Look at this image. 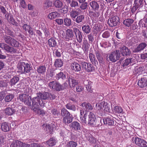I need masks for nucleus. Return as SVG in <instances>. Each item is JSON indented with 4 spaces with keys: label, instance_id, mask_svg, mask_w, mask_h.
Here are the masks:
<instances>
[{
    "label": "nucleus",
    "instance_id": "nucleus-1",
    "mask_svg": "<svg viewBox=\"0 0 147 147\" xmlns=\"http://www.w3.org/2000/svg\"><path fill=\"white\" fill-rule=\"evenodd\" d=\"M49 98L50 99H53L55 98V96L48 92H44L43 93L39 92L37 94V96L34 97L33 100L34 101H40L47 99Z\"/></svg>",
    "mask_w": 147,
    "mask_h": 147
},
{
    "label": "nucleus",
    "instance_id": "nucleus-2",
    "mask_svg": "<svg viewBox=\"0 0 147 147\" xmlns=\"http://www.w3.org/2000/svg\"><path fill=\"white\" fill-rule=\"evenodd\" d=\"M61 115L63 117V122L65 124L69 123L72 121V118L70 113L65 109L62 108Z\"/></svg>",
    "mask_w": 147,
    "mask_h": 147
},
{
    "label": "nucleus",
    "instance_id": "nucleus-3",
    "mask_svg": "<svg viewBox=\"0 0 147 147\" xmlns=\"http://www.w3.org/2000/svg\"><path fill=\"white\" fill-rule=\"evenodd\" d=\"M18 71L21 73H28L31 70V67L28 63L22 62L19 63L17 66Z\"/></svg>",
    "mask_w": 147,
    "mask_h": 147
},
{
    "label": "nucleus",
    "instance_id": "nucleus-4",
    "mask_svg": "<svg viewBox=\"0 0 147 147\" xmlns=\"http://www.w3.org/2000/svg\"><path fill=\"white\" fill-rule=\"evenodd\" d=\"M32 104L31 109L35 113L39 115H41L42 116L45 114V111L40 109L39 107V102H32Z\"/></svg>",
    "mask_w": 147,
    "mask_h": 147
},
{
    "label": "nucleus",
    "instance_id": "nucleus-5",
    "mask_svg": "<svg viewBox=\"0 0 147 147\" xmlns=\"http://www.w3.org/2000/svg\"><path fill=\"white\" fill-rule=\"evenodd\" d=\"M144 2L143 0H134V3L131 9V13H135L137 11L138 8L142 7L144 5Z\"/></svg>",
    "mask_w": 147,
    "mask_h": 147
},
{
    "label": "nucleus",
    "instance_id": "nucleus-6",
    "mask_svg": "<svg viewBox=\"0 0 147 147\" xmlns=\"http://www.w3.org/2000/svg\"><path fill=\"white\" fill-rule=\"evenodd\" d=\"M132 141L138 146L140 147H147V143L143 139L138 137H133Z\"/></svg>",
    "mask_w": 147,
    "mask_h": 147
},
{
    "label": "nucleus",
    "instance_id": "nucleus-7",
    "mask_svg": "<svg viewBox=\"0 0 147 147\" xmlns=\"http://www.w3.org/2000/svg\"><path fill=\"white\" fill-rule=\"evenodd\" d=\"M119 55V52L116 50L108 55L107 59L108 61L115 62L118 59Z\"/></svg>",
    "mask_w": 147,
    "mask_h": 147
},
{
    "label": "nucleus",
    "instance_id": "nucleus-8",
    "mask_svg": "<svg viewBox=\"0 0 147 147\" xmlns=\"http://www.w3.org/2000/svg\"><path fill=\"white\" fill-rule=\"evenodd\" d=\"M88 115V112L85 111L84 110H80V121L83 124H86L87 122L86 119Z\"/></svg>",
    "mask_w": 147,
    "mask_h": 147
},
{
    "label": "nucleus",
    "instance_id": "nucleus-9",
    "mask_svg": "<svg viewBox=\"0 0 147 147\" xmlns=\"http://www.w3.org/2000/svg\"><path fill=\"white\" fill-rule=\"evenodd\" d=\"M88 124L90 125H94L96 120L94 113L90 112L88 115Z\"/></svg>",
    "mask_w": 147,
    "mask_h": 147
},
{
    "label": "nucleus",
    "instance_id": "nucleus-10",
    "mask_svg": "<svg viewBox=\"0 0 147 147\" xmlns=\"http://www.w3.org/2000/svg\"><path fill=\"white\" fill-rule=\"evenodd\" d=\"M119 20V17L117 16H114L108 20V23L110 26L113 27L116 25Z\"/></svg>",
    "mask_w": 147,
    "mask_h": 147
},
{
    "label": "nucleus",
    "instance_id": "nucleus-11",
    "mask_svg": "<svg viewBox=\"0 0 147 147\" xmlns=\"http://www.w3.org/2000/svg\"><path fill=\"white\" fill-rule=\"evenodd\" d=\"M57 141L56 138H50L49 140L47 141L46 142H44L42 143V144L44 146L45 145L47 147L48 146H53L55 145Z\"/></svg>",
    "mask_w": 147,
    "mask_h": 147
},
{
    "label": "nucleus",
    "instance_id": "nucleus-12",
    "mask_svg": "<svg viewBox=\"0 0 147 147\" xmlns=\"http://www.w3.org/2000/svg\"><path fill=\"white\" fill-rule=\"evenodd\" d=\"M24 144L22 142L18 140L13 141L10 145V147H24L26 146L25 144Z\"/></svg>",
    "mask_w": 147,
    "mask_h": 147
},
{
    "label": "nucleus",
    "instance_id": "nucleus-13",
    "mask_svg": "<svg viewBox=\"0 0 147 147\" xmlns=\"http://www.w3.org/2000/svg\"><path fill=\"white\" fill-rule=\"evenodd\" d=\"M83 67L88 72L92 71L94 70V67L92 64L89 63L84 62L83 63Z\"/></svg>",
    "mask_w": 147,
    "mask_h": 147
},
{
    "label": "nucleus",
    "instance_id": "nucleus-14",
    "mask_svg": "<svg viewBox=\"0 0 147 147\" xmlns=\"http://www.w3.org/2000/svg\"><path fill=\"white\" fill-rule=\"evenodd\" d=\"M70 67L71 69L75 71H80L81 69L80 65L76 62L72 63Z\"/></svg>",
    "mask_w": 147,
    "mask_h": 147
},
{
    "label": "nucleus",
    "instance_id": "nucleus-15",
    "mask_svg": "<svg viewBox=\"0 0 147 147\" xmlns=\"http://www.w3.org/2000/svg\"><path fill=\"white\" fill-rule=\"evenodd\" d=\"M76 39L79 43H81L82 40V37L81 32L78 29L75 28L74 29Z\"/></svg>",
    "mask_w": 147,
    "mask_h": 147
},
{
    "label": "nucleus",
    "instance_id": "nucleus-16",
    "mask_svg": "<svg viewBox=\"0 0 147 147\" xmlns=\"http://www.w3.org/2000/svg\"><path fill=\"white\" fill-rule=\"evenodd\" d=\"M138 85L141 88L146 87L147 86V79L145 78H141L138 81Z\"/></svg>",
    "mask_w": 147,
    "mask_h": 147
},
{
    "label": "nucleus",
    "instance_id": "nucleus-17",
    "mask_svg": "<svg viewBox=\"0 0 147 147\" xmlns=\"http://www.w3.org/2000/svg\"><path fill=\"white\" fill-rule=\"evenodd\" d=\"M68 83L70 87L71 88H73L77 85L78 83V80H75L72 78L69 77L68 80Z\"/></svg>",
    "mask_w": 147,
    "mask_h": 147
},
{
    "label": "nucleus",
    "instance_id": "nucleus-18",
    "mask_svg": "<svg viewBox=\"0 0 147 147\" xmlns=\"http://www.w3.org/2000/svg\"><path fill=\"white\" fill-rule=\"evenodd\" d=\"M4 49L5 50L11 53H18V51L16 49L12 47H10L7 44L5 45Z\"/></svg>",
    "mask_w": 147,
    "mask_h": 147
},
{
    "label": "nucleus",
    "instance_id": "nucleus-19",
    "mask_svg": "<svg viewBox=\"0 0 147 147\" xmlns=\"http://www.w3.org/2000/svg\"><path fill=\"white\" fill-rule=\"evenodd\" d=\"M121 52L123 56L129 55L131 53L130 50L126 46H123L121 48Z\"/></svg>",
    "mask_w": 147,
    "mask_h": 147
},
{
    "label": "nucleus",
    "instance_id": "nucleus-20",
    "mask_svg": "<svg viewBox=\"0 0 147 147\" xmlns=\"http://www.w3.org/2000/svg\"><path fill=\"white\" fill-rule=\"evenodd\" d=\"M103 121L105 124L109 125H113L114 122L112 118L107 117L103 119Z\"/></svg>",
    "mask_w": 147,
    "mask_h": 147
},
{
    "label": "nucleus",
    "instance_id": "nucleus-21",
    "mask_svg": "<svg viewBox=\"0 0 147 147\" xmlns=\"http://www.w3.org/2000/svg\"><path fill=\"white\" fill-rule=\"evenodd\" d=\"M147 46V45L144 42H142L138 46L137 48L133 51L134 52L137 53L143 50Z\"/></svg>",
    "mask_w": 147,
    "mask_h": 147
},
{
    "label": "nucleus",
    "instance_id": "nucleus-22",
    "mask_svg": "<svg viewBox=\"0 0 147 147\" xmlns=\"http://www.w3.org/2000/svg\"><path fill=\"white\" fill-rule=\"evenodd\" d=\"M90 5L94 11H96L98 10L99 6L97 2L94 1H91L90 3Z\"/></svg>",
    "mask_w": 147,
    "mask_h": 147
},
{
    "label": "nucleus",
    "instance_id": "nucleus-23",
    "mask_svg": "<svg viewBox=\"0 0 147 147\" xmlns=\"http://www.w3.org/2000/svg\"><path fill=\"white\" fill-rule=\"evenodd\" d=\"M1 130L3 131H8L9 130V125L7 122H2L1 123Z\"/></svg>",
    "mask_w": 147,
    "mask_h": 147
},
{
    "label": "nucleus",
    "instance_id": "nucleus-24",
    "mask_svg": "<svg viewBox=\"0 0 147 147\" xmlns=\"http://www.w3.org/2000/svg\"><path fill=\"white\" fill-rule=\"evenodd\" d=\"M134 58L126 59L124 61L123 66L124 67L125 66H127L129 64L133 65L134 62Z\"/></svg>",
    "mask_w": 147,
    "mask_h": 147
},
{
    "label": "nucleus",
    "instance_id": "nucleus-25",
    "mask_svg": "<svg viewBox=\"0 0 147 147\" xmlns=\"http://www.w3.org/2000/svg\"><path fill=\"white\" fill-rule=\"evenodd\" d=\"M59 14L57 12L53 11L50 13L48 15L47 17L50 20H53L59 16Z\"/></svg>",
    "mask_w": 147,
    "mask_h": 147
},
{
    "label": "nucleus",
    "instance_id": "nucleus-26",
    "mask_svg": "<svg viewBox=\"0 0 147 147\" xmlns=\"http://www.w3.org/2000/svg\"><path fill=\"white\" fill-rule=\"evenodd\" d=\"M81 106L84 109L86 110H91L92 109V107L90 104L87 102H84L83 103L81 104Z\"/></svg>",
    "mask_w": 147,
    "mask_h": 147
},
{
    "label": "nucleus",
    "instance_id": "nucleus-27",
    "mask_svg": "<svg viewBox=\"0 0 147 147\" xmlns=\"http://www.w3.org/2000/svg\"><path fill=\"white\" fill-rule=\"evenodd\" d=\"M90 46L87 40H84L82 44V49L84 51H87L88 50Z\"/></svg>",
    "mask_w": 147,
    "mask_h": 147
},
{
    "label": "nucleus",
    "instance_id": "nucleus-28",
    "mask_svg": "<svg viewBox=\"0 0 147 147\" xmlns=\"http://www.w3.org/2000/svg\"><path fill=\"white\" fill-rule=\"evenodd\" d=\"M71 127L72 129L76 130H79L80 129L81 126L80 124L77 122H73L71 124Z\"/></svg>",
    "mask_w": 147,
    "mask_h": 147
},
{
    "label": "nucleus",
    "instance_id": "nucleus-29",
    "mask_svg": "<svg viewBox=\"0 0 147 147\" xmlns=\"http://www.w3.org/2000/svg\"><path fill=\"white\" fill-rule=\"evenodd\" d=\"M46 70V67L44 65H40L36 69V71L39 74H44Z\"/></svg>",
    "mask_w": 147,
    "mask_h": 147
},
{
    "label": "nucleus",
    "instance_id": "nucleus-30",
    "mask_svg": "<svg viewBox=\"0 0 147 147\" xmlns=\"http://www.w3.org/2000/svg\"><path fill=\"white\" fill-rule=\"evenodd\" d=\"M84 84L86 86V88L88 91L91 92L92 90L91 88L92 85V82L90 80H87L84 81Z\"/></svg>",
    "mask_w": 147,
    "mask_h": 147
},
{
    "label": "nucleus",
    "instance_id": "nucleus-31",
    "mask_svg": "<svg viewBox=\"0 0 147 147\" xmlns=\"http://www.w3.org/2000/svg\"><path fill=\"white\" fill-rule=\"evenodd\" d=\"M63 61L60 59H57L55 60L54 65L56 67H61L63 65Z\"/></svg>",
    "mask_w": 147,
    "mask_h": 147
},
{
    "label": "nucleus",
    "instance_id": "nucleus-32",
    "mask_svg": "<svg viewBox=\"0 0 147 147\" xmlns=\"http://www.w3.org/2000/svg\"><path fill=\"white\" fill-rule=\"evenodd\" d=\"M48 43L50 47H55L57 45L55 40L53 38H51L48 40Z\"/></svg>",
    "mask_w": 147,
    "mask_h": 147
},
{
    "label": "nucleus",
    "instance_id": "nucleus-33",
    "mask_svg": "<svg viewBox=\"0 0 147 147\" xmlns=\"http://www.w3.org/2000/svg\"><path fill=\"white\" fill-rule=\"evenodd\" d=\"M134 22V20L133 19H127L123 21V24L126 26L129 27L131 26Z\"/></svg>",
    "mask_w": 147,
    "mask_h": 147
},
{
    "label": "nucleus",
    "instance_id": "nucleus-34",
    "mask_svg": "<svg viewBox=\"0 0 147 147\" xmlns=\"http://www.w3.org/2000/svg\"><path fill=\"white\" fill-rule=\"evenodd\" d=\"M25 146H26V147H47V146L45 145L43 146L42 144L41 145H40L36 143H31L30 144H25Z\"/></svg>",
    "mask_w": 147,
    "mask_h": 147
},
{
    "label": "nucleus",
    "instance_id": "nucleus-35",
    "mask_svg": "<svg viewBox=\"0 0 147 147\" xmlns=\"http://www.w3.org/2000/svg\"><path fill=\"white\" fill-rule=\"evenodd\" d=\"M113 111L115 113H121L123 112V109L120 107L117 106L114 107L113 109Z\"/></svg>",
    "mask_w": 147,
    "mask_h": 147
},
{
    "label": "nucleus",
    "instance_id": "nucleus-36",
    "mask_svg": "<svg viewBox=\"0 0 147 147\" xmlns=\"http://www.w3.org/2000/svg\"><path fill=\"white\" fill-rule=\"evenodd\" d=\"M105 102H99L96 104L95 108L96 109L98 110H103V107H104V104Z\"/></svg>",
    "mask_w": 147,
    "mask_h": 147
},
{
    "label": "nucleus",
    "instance_id": "nucleus-37",
    "mask_svg": "<svg viewBox=\"0 0 147 147\" xmlns=\"http://www.w3.org/2000/svg\"><path fill=\"white\" fill-rule=\"evenodd\" d=\"M4 39L7 43L11 45L13 38L9 36H6L4 37Z\"/></svg>",
    "mask_w": 147,
    "mask_h": 147
},
{
    "label": "nucleus",
    "instance_id": "nucleus-38",
    "mask_svg": "<svg viewBox=\"0 0 147 147\" xmlns=\"http://www.w3.org/2000/svg\"><path fill=\"white\" fill-rule=\"evenodd\" d=\"M4 39L7 43L11 45L13 38L9 36H6L4 37Z\"/></svg>",
    "mask_w": 147,
    "mask_h": 147
},
{
    "label": "nucleus",
    "instance_id": "nucleus-39",
    "mask_svg": "<svg viewBox=\"0 0 147 147\" xmlns=\"http://www.w3.org/2000/svg\"><path fill=\"white\" fill-rule=\"evenodd\" d=\"M5 112V113L6 115H11L14 113L15 111L13 109L10 108H8L6 109Z\"/></svg>",
    "mask_w": 147,
    "mask_h": 147
},
{
    "label": "nucleus",
    "instance_id": "nucleus-40",
    "mask_svg": "<svg viewBox=\"0 0 147 147\" xmlns=\"http://www.w3.org/2000/svg\"><path fill=\"white\" fill-rule=\"evenodd\" d=\"M78 11L75 10H72L70 12V15L72 19H74L78 15Z\"/></svg>",
    "mask_w": 147,
    "mask_h": 147
},
{
    "label": "nucleus",
    "instance_id": "nucleus-41",
    "mask_svg": "<svg viewBox=\"0 0 147 147\" xmlns=\"http://www.w3.org/2000/svg\"><path fill=\"white\" fill-rule=\"evenodd\" d=\"M64 24L66 26H69L71 25V19L68 18H65L63 20Z\"/></svg>",
    "mask_w": 147,
    "mask_h": 147
},
{
    "label": "nucleus",
    "instance_id": "nucleus-42",
    "mask_svg": "<svg viewBox=\"0 0 147 147\" xmlns=\"http://www.w3.org/2000/svg\"><path fill=\"white\" fill-rule=\"evenodd\" d=\"M83 31L86 34L90 33V28L88 25H84L82 27Z\"/></svg>",
    "mask_w": 147,
    "mask_h": 147
},
{
    "label": "nucleus",
    "instance_id": "nucleus-43",
    "mask_svg": "<svg viewBox=\"0 0 147 147\" xmlns=\"http://www.w3.org/2000/svg\"><path fill=\"white\" fill-rule=\"evenodd\" d=\"M100 45L101 47L104 48L108 47L111 46V44L107 41H102L100 42Z\"/></svg>",
    "mask_w": 147,
    "mask_h": 147
},
{
    "label": "nucleus",
    "instance_id": "nucleus-44",
    "mask_svg": "<svg viewBox=\"0 0 147 147\" xmlns=\"http://www.w3.org/2000/svg\"><path fill=\"white\" fill-rule=\"evenodd\" d=\"M84 18V15H81L77 16L76 19V21L78 23H80L82 22Z\"/></svg>",
    "mask_w": 147,
    "mask_h": 147
},
{
    "label": "nucleus",
    "instance_id": "nucleus-45",
    "mask_svg": "<svg viewBox=\"0 0 147 147\" xmlns=\"http://www.w3.org/2000/svg\"><path fill=\"white\" fill-rule=\"evenodd\" d=\"M28 98V96L25 94H23L19 95L18 97V100L20 101H27Z\"/></svg>",
    "mask_w": 147,
    "mask_h": 147
},
{
    "label": "nucleus",
    "instance_id": "nucleus-46",
    "mask_svg": "<svg viewBox=\"0 0 147 147\" xmlns=\"http://www.w3.org/2000/svg\"><path fill=\"white\" fill-rule=\"evenodd\" d=\"M144 70V67H140L136 68L135 69V74H141Z\"/></svg>",
    "mask_w": 147,
    "mask_h": 147
},
{
    "label": "nucleus",
    "instance_id": "nucleus-47",
    "mask_svg": "<svg viewBox=\"0 0 147 147\" xmlns=\"http://www.w3.org/2000/svg\"><path fill=\"white\" fill-rule=\"evenodd\" d=\"M54 4L56 7L58 8H61L62 7L63 5L62 2L59 0H56L55 1Z\"/></svg>",
    "mask_w": 147,
    "mask_h": 147
},
{
    "label": "nucleus",
    "instance_id": "nucleus-48",
    "mask_svg": "<svg viewBox=\"0 0 147 147\" xmlns=\"http://www.w3.org/2000/svg\"><path fill=\"white\" fill-rule=\"evenodd\" d=\"M110 107L109 104H108L107 102H105L104 104V107H103V110L104 112H109L110 111Z\"/></svg>",
    "mask_w": 147,
    "mask_h": 147
},
{
    "label": "nucleus",
    "instance_id": "nucleus-49",
    "mask_svg": "<svg viewBox=\"0 0 147 147\" xmlns=\"http://www.w3.org/2000/svg\"><path fill=\"white\" fill-rule=\"evenodd\" d=\"M56 79L57 80L60 78H61L63 80L65 79L66 76L65 74H64L62 72H60L57 74L56 76Z\"/></svg>",
    "mask_w": 147,
    "mask_h": 147
},
{
    "label": "nucleus",
    "instance_id": "nucleus-50",
    "mask_svg": "<svg viewBox=\"0 0 147 147\" xmlns=\"http://www.w3.org/2000/svg\"><path fill=\"white\" fill-rule=\"evenodd\" d=\"M89 58L92 64L95 63V55L92 53H90V52L89 54Z\"/></svg>",
    "mask_w": 147,
    "mask_h": 147
},
{
    "label": "nucleus",
    "instance_id": "nucleus-51",
    "mask_svg": "<svg viewBox=\"0 0 147 147\" xmlns=\"http://www.w3.org/2000/svg\"><path fill=\"white\" fill-rule=\"evenodd\" d=\"M19 42L13 38L11 46L15 47H19Z\"/></svg>",
    "mask_w": 147,
    "mask_h": 147
},
{
    "label": "nucleus",
    "instance_id": "nucleus-52",
    "mask_svg": "<svg viewBox=\"0 0 147 147\" xmlns=\"http://www.w3.org/2000/svg\"><path fill=\"white\" fill-rule=\"evenodd\" d=\"M54 90L58 91L62 90H63L62 86L59 83L56 82Z\"/></svg>",
    "mask_w": 147,
    "mask_h": 147
},
{
    "label": "nucleus",
    "instance_id": "nucleus-53",
    "mask_svg": "<svg viewBox=\"0 0 147 147\" xmlns=\"http://www.w3.org/2000/svg\"><path fill=\"white\" fill-rule=\"evenodd\" d=\"M19 7L20 8H25L26 7V4L24 0H20Z\"/></svg>",
    "mask_w": 147,
    "mask_h": 147
},
{
    "label": "nucleus",
    "instance_id": "nucleus-54",
    "mask_svg": "<svg viewBox=\"0 0 147 147\" xmlns=\"http://www.w3.org/2000/svg\"><path fill=\"white\" fill-rule=\"evenodd\" d=\"M19 78L17 77H14L11 80L10 82L11 85H15L19 81Z\"/></svg>",
    "mask_w": 147,
    "mask_h": 147
},
{
    "label": "nucleus",
    "instance_id": "nucleus-55",
    "mask_svg": "<svg viewBox=\"0 0 147 147\" xmlns=\"http://www.w3.org/2000/svg\"><path fill=\"white\" fill-rule=\"evenodd\" d=\"M77 143L76 142L74 141H70L68 142L67 145V147H76L77 145Z\"/></svg>",
    "mask_w": 147,
    "mask_h": 147
},
{
    "label": "nucleus",
    "instance_id": "nucleus-56",
    "mask_svg": "<svg viewBox=\"0 0 147 147\" xmlns=\"http://www.w3.org/2000/svg\"><path fill=\"white\" fill-rule=\"evenodd\" d=\"M66 35L67 38L70 39L73 37V31L71 29H68L66 32Z\"/></svg>",
    "mask_w": 147,
    "mask_h": 147
},
{
    "label": "nucleus",
    "instance_id": "nucleus-57",
    "mask_svg": "<svg viewBox=\"0 0 147 147\" xmlns=\"http://www.w3.org/2000/svg\"><path fill=\"white\" fill-rule=\"evenodd\" d=\"M78 3L75 0H72L70 4L71 7H76L78 6Z\"/></svg>",
    "mask_w": 147,
    "mask_h": 147
},
{
    "label": "nucleus",
    "instance_id": "nucleus-58",
    "mask_svg": "<svg viewBox=\"0 0 147 147\" xmlns=\"http://www.w3.org/2000/svg\"><path fill=\"white\" fill-rule=\"evenodd\" d=\"M67 108L69 109H71L73 111H75L76 109L75 106L74 105H72L70 103L67 104L66 105Z\"/></svg>",
    "mask_w": 147,
    "mask_h": 147
},
{
    "label": "nucleus",
    "instance_id": "nucleus-59",
    "mask_svg": "<svg viewBox=\"0 0 147 147\" xmlns=\"http://www.w3.org/2000/svg\"><path fill=\"white\" fill-rule=\"evenodd\" d=\"M45 127L47 132L49 134H51L52 131V129L50 125H46Z\"/></svg>",
    "mask_w": 147,
    "mask_h": 147
},
{
    "label": "nucleus",
    "instance_id": "nucleus-60",
    "mask_svg": "<svg viewBox=\"0 0 147 147\" xmlns=\"http://www.w3.org/2000/svg\"><path fill=\"white\" fill-rule=\"evenodd\" d=\"M52 115L55 116H57L59 115V112L56 109H54L51 110Z\"/></svg>",
    "mask_w": 147,
    "mask_h": 147
},
{
    "label": "nucleus",
    "instance_id": "nucleus-61",
    "mask_svg": "<svg viewBox=\"0 0 147 147\" xmlns=\"http://www.w3.org/2000/svg\"><path fill=\"white\" fill-rule=\"evenodd\" d=\"M110 36V32L108 31H105L102 34V36L104 38H107Z\"/></svg>",
    "mask_w": 147,
    "mask_h": 147
},
{
    "label": "nucleus",
    "instance_id": "nucleus-62",
    "mask_svg": "<svg viewBox=\"0 0 147 147\" xmlns=\"http://www.w3.org/2000/svg\"><path fill=\"white\" fill-rule=\"evenodd\" d=\"M56 82L55 81H52L49 84V86L51 88L54 89Z\"/></svg>",
    "mask_w": 147,
    "mask_h": 147
},
{
    "label": "nucleus",
    "instance_id": "nucleus-63",
    "mask_svg": "<svg viewBox=\"0 0 147 147\" xmlns=\"http://www.w3.org/2000/svg\"><path fill=\"white\" fill-rule=\"evenodd\" d=\"M7 82L6 80H1L0 81V86L2 87H5L7 86Z\"/></svg>",
    "mask_w": 147,
    "mask_h": 147
},
{
    "label": "nucleus",
    "instance_id": "nucleus-64",
    "mask_svg": "<svg viewBox=\"0 0 147 147\" xmlns=\"http://www.w3.org/2000/svg\"><path fill=\"white\" fill-rule=\"evenodd\" d=\"M13 95L12 94H9V95L6 96L5 97V101H11L12 99L13 98Z\"/></svg>",
    "mask_w": 147,
    "mask_h": 147
}]
</instances>
